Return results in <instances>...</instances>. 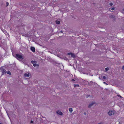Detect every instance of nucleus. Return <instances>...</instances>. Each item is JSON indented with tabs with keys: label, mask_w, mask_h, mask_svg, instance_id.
Segmentation results:
<instances>
[{
	"label": "nucleus",
	"mask_w": 124,
	"mask_h": 124,
	"mask_svg": "<svg viewBox=\"0 0 124 124\" xmlns=\"http://www.w3.org/2000/svg\"><path fill=\"white\" fill-rule=\"evenodd\" d=\"M85 36L86 37V38L87 37V39H88V36H87V35L86 34L85 35Z\"/></svg>",
	"instance_id": "obj_21"
},
{
	"label": "nucleus",
	"mask_w": 124,
	"mask_h": 124,
	"mask_svg": "<svg viewBox=\"0 0 124 124\" xmlns=\"http://www.w3.org/2000/svg\"><path fill=\"white\" fill-rule=\"evenodd\" d=\"M114 113L112 111L110 110L108 112V114L109 116H111L114 115Z\"/></svg>",
	"instance_id": "obj_5"
},
{
	"label": "nucleus",
	"mask_w": 124,
	"mask_h": 124,
	"mask_svg": "<svg viewBox=\"0 0 124 124\" xmlns=\"http://www.w3.org/2000/svg\"><path fill=\"white\" fill-rule=\"evenodd\" d=\"M69 110L71 112H72V108H70L69 109Z\"/></svg>",
	"instance_id": "obj_16"
},
{
	"label": "nucleus",
	"mask_w": 124,
	"mask_h": 124,
	"mask_svg": "<svg viewBox=\"0 0 124 124\" xmlns=\"http://www.w3.org/2000/svg\"><path fill=\"white\" fill-rule=\"evenodd\" d=\"M16 56L17 59H23L22 55L19 54H16Z\"/></svg>",
	"instance_id": "obj_2"
},
{
	"label": "nucleus",
	"mask_w": 124,
	"mask_h": 124,
	"mask_svg": "<svg viewBox=\"0 0 124 124\" xmlns=\"http://www.w3.org/2000/svg\"><path fill=\"white\" fill-rule=\"evenodd\" d=\"M29 73H25L24 74V76L25 77H28L29 76Z\"/></svg>",
	"instance_id": "obj_9"
},
{
	"label": "nucleus",
	"mask_w": 124,
	"mask_h": 124,
	"mask_svg": "<svg viewBox=\"0 0 124 124\" xmlns=\"http://www.w3.org/2000/svg\"><path fill=\"white\" fill-rule=\"evenodd\" d=\"M84 114L85 115H86V113L85 112L84 113Z\"/></svg>",
	"instance_id": "obj_26"
},
{
	"label": "nucleus",
	"mask_w": 124,
	"mask_h": 124,
	"mask_svg": "<svg viewBox=\"0 0 124 124\" xmlns=\"http://www.w3.org/2000/svg\"><path fill=\"white\" fill-rule=\"evenodd\" d=\"M53 64L55 65H58L59 64V63H58L55 62L54 61L53 62Z\"/></svg>",
	"instance_id": "obj_11"
},
{
	"label": "nucleus",
	"mask_w": 124,
	"mask_h": 124,
	"mask_svg": "<svg viewBox=\"0 0 124 124\" xmlns=\"http://www.w3.org/2000/svg\"><path fill=\"white\" fill-rule=\"evenodd\" d=\"M57 24H59L60 23V22L58 20H57L56 21Z\"/></svg>",
	"instance_id": "obj_13"
},
{
	"label": "nucleus",
	"mask_w": 124,
	"mask_h": 124,
	"mask_svg": "<svg viewBox=\"0 0 124 124\" xmlns=\"http://www.w3.org/2000/svg\"><path fill=\"white\" fill-rule=\"evenodd\" d=\"M93 81H91L90 82V83H93Z\"/></svg>",
	"instance_id": "obj_33"
},
{
	"label": "nucleus",
	"mask_w": 124,
	"mask_h": 124,
	"mask_svg": "<svg viewBox=\"0 0 124 124\" xmlns=\"http://www.w3.org/2000/svg\"><path fill=\"white\" fill-rule=\"evenodd\" d=\"M0 69L1 70V71L3 74H4L6 73V71L5 69H3L2 68H0Z\"/></svg>",
	"instance_id": "obj_7"
},
{
	"label": "nucleus",
	"mask_w": 124,
	"mask_h": 124,
	"mask_svg": "<svg viewBox=\"0 0 124 124\" xmlns=\"http://www.w3.org/2000/svg\"><path fill=\"white\" fill-rule=\"evenodd\" d=\"M94 85H95L96 84H97V83H94Z\"/></svg>",
	"instance_id": "obj_29"
},
{
	"label": "nucleus",
	"mask_w": 124,
	"mask_h": 124,
	"mask_svg": "<svg viewBox=\"0 0 124 124\" xmlns=\"http://www.w3.org/2000/svg\"><path fill=\"white\" fill-rule=\"evenodd\" d=\"M0 124H2V123H1L0 122Z\"/></svg>",
	"instance_id": "obj_35"
},
{
	"label": "nucleus",
	"mask_w": 124,
	"mask_h": 124,
	"mask_svg": "<svg viewBox=\"0 0 124 124\" xmlns=\"http://www.w3.org/2000/svg\"><path fill=\"white\" fill-rule=\"evenodd\" d=\"M103 83L104 84H106L107 85H108V84L107 83H106L105 82H104Z\"/></svg>",
	"instance_id": "obj_27"
},
{
	"label": "nucleus",
	"mask_w": 124,
	"mask_h": 124,
	"mask_svg": "<svg viewBox=\"0 0 124 124\" xmlns=\"http://www.w3.org/2000/svg\"><path fill=\"white\" fill-rule=\"evenodd\" d=\"M59 57L60 58V57H62V58H63V57H64V56H60V57Z\"/></svg>",
	"instance_id": "obj_30"
},
{
	"label": "nucleus",
	"mask_w": 124,
	"mask_h": 124,
	"mask_svg": "<svg viewBox=\"0 0 124 124\" xmlns=\"http://www.w3.org/2000/svg\"><path fill=\"white\" fill-rule=\"evenodd\" d=\"M60 58L61 59H64L65 60H68V59L66 57L64 56V57H63V58H62V57H60Z\"/></svg>",
	"instance_id": "obj_12"
},
{
	"label": "nucleus",
	"mask_w": 124,
	"mask_h": 124,
	"mask_svg": "<svg viewBox=\"0 0 124 124\" xmlns=\"http://www.w3.org/2000/svg\"><path fill=\"white\" fill-rule=\"evenodd\" d=\"M109 17L113 19V20H115L116 19L115 16L114 15H110L109 16Z\"/></svg>",
	"instance_id": "obj_6"
},
{
	"label": "nucleus",
	"mask_w": 124,
	"mask_h": 124,
	"mask_svg": "<svg viewBox=\"0 0 124 124\" xmlns=\"http://www.w3.org/2000/svg\"><path fill=\"white\" fill-rule=\"evenodd\" d=\"M35 48L31 46V51L34 52L35 51Z\"/></svg>",
	"instance_id": "obj_10"
},
{
	"label": "nucleus",
	"mask_w": 124,
	"mask_h": 124,
	"mask_svg": "<svg viewBox=\"0 0 124 124\" xmlns=\"http://www.w3.org/2000/svg\"><path fill=\"white\" fill-rule=\"evenodd\" d=\"M90 96V95H86V98H88V97H89Z\"/></svg>",
	"instance_id": "obj_24"
},
{
	"label": "nucleus",
	"mask_w": 124,
	"mask_h": 124,
	"mask_svg": "<svg viewBox=\"0 0 124 124\" xmlns=\"http://www.w3.org/2000/svg\"><path fill=\"white\" fill-rule=\"evenodd\" d=\"M113 3H111V2H110L109 3V5L110 6H112L113 5Z\"/></svg>",
	"instance_id": "obj_20"
},
{
	"label": "nucleus",
	"mask_w": 124,
	"mask_h": 124,
	"mask_svg": "<svg viewBox=\"0 0 124 124\" xmlns=\"http://www.w3.org/2000/svg\"><path fill=\"white\" fill-rule=\"evenodd\" d=\"M6 6H7L8 5L9 3L8 2H7L6 3Z\"/></svg>",
	"instance_id": "obj_18"
},
{
	"label": "nucleus",
	"mask_w": 124,
	"mask_h": 124,
	"mask_svg": "<svg viewBox=\"0 0 124 124\" xmlns=\"http://www.w3.org/2000/svg\"><path fill=\"white\" fill-rule=\"evenodd\" d=\"M72 81H75V80L74 79H72Z\"/></svg>",
	"instance_id": "obj_28"
},
{
	"label": "nucleus",
	"mask_w": 124,
	"mask_h": 124,
	"mask_svg": "<svg viewBox=\"0 0 124 124\" xmlns=\"http://www.w3.org/2000/svg\"><path fill=\"white\" fill-rule=\"evenodd\" d=\"M117 96L118 97H120V98H122V96H121L119 95H117Z\"/></svg>",
	"instance_id": "obj_23"
},
{
	"label": "nucleus",
	"mask_w": 124,
	"mask_h": 124,
	"mask_svg": "<svg viewBox=\"0 0 124 124\" xmlns=\"http://www.w3.org/2000/svg\"><path fill=\"white\" fill-rule=\"evenodd\" d=\"M60 32H61V33H63V31H60Z\"/></svg>",
	"instance_id": "obj_31"
},
{
	"label": "nucleus",
	"mask_w": 124,
	"mask_h": 124,
	"mask_svg": "<svg viewBox=\"0 0 124 124\" xmlns=\"http://www.w3.org/2000/svg\"><path fill=\"white\" fill-rule=\"evenodd\" d=\"M37 62L36 61H33L31 60V63L33 64V66L34 67H36L38 68H39V65L38 64H37Z\"/></svg>",
	"instance_id": "obj_1"
},
{
	"label": "nucleus",
	"mask_w": 124,
	"mask_h": 124,
	"mask_svg": "<svg viewBox=\"0 0 124 124\" xmlns=\"http://www.w3.org/2000/svg\"><path fill=\"white\" fill-rule=\"evenodd\" d=\"M103 78L104 79H106V78L105 76H103Z\"/></svg>",
	"instance_id": "obj_19"
},
{
	"label": "nucleus",
	"mask_w": 124,
	"mask_h": 124,
	"mask_svg": "<svg viewBox=\"0 0 124 124\" xmlns=\"http://www.w3.org/2000/svg\"><path fill=\"white\" fill-rule=\"evenodd\" d=\"M33 123V121L31 120V123Z\"/></svg>",
	"instance_id": "obj_32"
},
{
	"label": "nucleus",
	"mask_w": 124,
	"mask_h": 124,
	"mask_svg": "<svg viewBox=\"0 0 124 124\" xmlns=\"http://www.w3.org/2000/svg\"><path fill=\"white\" fill-rule=\"evenodd\" d=\"M95 103L96 102H92L90 103L88 106V108H90L92 106H93L94 104H95Z\"/></svg>",
	"instance_id": "obj_3"
},
{
	"label": "nucleus",
	"mask_w": 124,
	"mask_h": 124,
	"mask_svg": "<svg viewBox=\"0 0 124 124\" xmlns=\"http://www.w3.org/2000/svg\"><path fill=\"white\" fill-rule=\"evenodd\" d=\"M99 78L100 79H101V78H100V77Z\"/></svg>",
	"instance_id": "obj_34"
},
{
	"label": "nucleus",
	"mask_w": 124,
	"mask_h": 124,
	"mask_svg": "<svg viewBox=\"0 0 124 124\" xmlns=\"http://www.w3.org/2000/svg\"><path fill=\"white\" fill-rule=\"evenodd\" d=\"M109 68L108 67L106 68H105V70L107 71L109 70Z\"/></svg>",
	"instance_id": "obj_17"
},
{
	"label": "nucleus",
	"mask_w": 124,
	"mask_h": 124,
	"mask_svg": "<svg viewBox=\"0 0 124 124\" xmlns=\"http://www.w3.org/2000/svg\"><path fill=\"white\" fill-rule=\"evenodd\" d=\"M114 9V8H111V10H113Z\"/></svg>",
	"instance_id": "obj_22"
},
{
	"label": "nucleus",
	"mask_w": 124,
	"mask_h": 124,
	"mask_svg": "<svg viewBox=\"0 0 124 124\" xmlns=\"http://www.w3.org/2000/svg\"><path fill=\"white\" fill-rule=\"evenodd\" d=\"M6 73H7V74L9 75H11V72H10L9 71H7L6 72Z\"/></svg>",
	"instance_id": "obj_14"
},
{
	"label": "nucleus",
	"mask_w": 124,
	"mask_h": 124,
	"mask_svg": "<svg viewBox=\"0 0 124 124\" xmlns=\"http://www.w3.org/2000/svg\"><path fill=\"white\" fill-rule=\"evenodd\" d=\"M30 49H31V47H30Z\"/></svg>",
	"instance_id": "obj_36"
},
{
	"label": "nucleus",
	"mask_w": 124,
	"mask_h": 124,
	"mask_svg": "<svg viewBox=\"0 0 124 124\" xmlns=\"http://www.w3.org/2000/svg\"><path fill=\"white\" fill-rule=\"evenodd\" d=\"M67 54L68 55H71V57H73L74 58H75L76 57V56L75 54L71 53H68Z\"/></svg>",
	"instance_id": "obj_4"
},
{
	"label": "nucleus",
	"mask_w": 124,
	"mask_h": 124,
	"mask_svg": "<svg viewBox=\"0 0 124 124\" xmlns=\"http://www.w3.org/2000/svg\"><path fill=\"white\" fill-rule=\"evenodd\" d=\"M74 87H76L77 86L79 87V85L78 84L77 85H74Z\"/></svg>",
	"instance_id": "obj_15"
},
{
	"label": "nucleus",
	"mask_w": 124,
	"mask_h": 124,
	"mask_svg": "<svg viewBox=\"0 0 124 124\" xmlns=\"http://www.w3.org/2000/svg\"><path fill=\"white\" fill-rule=\"evenodd\" d=\"M56 113H57V114L60 115H63V113H62L59 110L57 111H56Z\"/></svg>",
	"instance_id": "obj_8"
},
{
	"label": "nucleus",
	"mask_w": 124,
	"mask_h": 124,
	"mask_svg": "<svg viewBox=\"0 0 124 124\" xmlns=\"http://www.w3.org/2000/svg\"><path fill=\"white\" fill-rule=\"evenodd\" d=\"M122 69L124 70V65L122 67Z\"/></svg>",
	"instance_id": "obj_25"
}]
</instances>
